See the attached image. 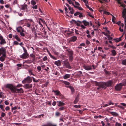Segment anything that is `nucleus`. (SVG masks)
<instances>
[{"mask_svg": "<svg viewBox=\"0 0 126 126\" xmlns=\"http://www.w3.org/2000/svg\"><path fill=\"white\" fill-rule=\"evenodd\" d=\"M42 126H56L55 125H44Z\"/></svg>", "mask_w": 126, "mask_h": 126, "instance_id": "13d9d810", "label": "nucleus"}, {"mask_svg": "<svg viewBox=\"0 0 126 126\" xmlns=\"http://www.w3.org/2000/svg\"><path fill=\"white\" fill-rule=\"evenodd\" d=\"M63 32L67 34L68 35H70L71 34L73 33V32L72 31H71L69 30V29H68L67 30L63 31Z\"/></svg>", "mask_w": 126, "mask_h": 126, "instance_id": "ddd939ff", "label": "nucleus"}, {"mask_svg": "<svg viewBox=\"0 0 126 126\" xmlns=\"http://www.w3.org/2000/svg\"><path fill=\"white\" fill-rule=\"evenodd\" d=\"M13 37H14L18 41H20V39L18 38V36L17 35H15L13 36Z\"/></svg>", "mask_w": 126, "mask_h": 126, "instance_id": "a878e982", "label": "nucleus"}, {"mask_svg": "<svg viewBox=\"0 0 126 126\" xmlns=\"http://www.w3.org/2000/svg\"><path fill=\"white\" fill-rule=\"evenodd\" d=\"M104 13L105 14H107L108 15H109L110 14V13L109 12H108L107 11H104Z\"/></svg>", "mask_w": 126, "mask_h": 126, "instance_id": "603ef678", "label": "nucleus"}, {"mask_svg": "<svg viewBox=\"0 0 126 126\" xmlns=\"http://www.w3.org/2000/svg\"><path fill=\"white\" fill-rule=\"evenodd\" d=\"M47 58L46 56H45L43 58V60L44 61L47 60Z\"/></svg>", "mask_w": 126, "mask_h": 126, "instance_id": "09e8293b", "label": "nucleus"}, {"mask_svg": "<svg viewBox=\"0 0 126 126\" xmlns=\"http://www.w3.org/2000/svg\"><path fill=\"white\" fill-rule=\"evenodd\" d=\"M115 19V17H114V16H113V17L112 18V21L114 23H115V22L114 21V20Z\"/></svg>", "mask_w": 126, "mask_h": 126, "instance_id": "5fc2aeb1", "label": "nucleus"}, {"mask_svg": "<svg viewBox=\"0 0 126 126\" xmlns=\"http://www.w3.org/2000/svg\"><path fill=\"white\" fill-rule=\"evenodd\" d=\"M82 22L83 23L85 26H89V22L87 21L86 20L83 21Z\"/></svg>", "mask_w": 126, "mask_h": 126, "instance_id": "5701e85b", "label": "nucleus"}, {"mask_svg": "<svg viewBox=\"0 0 126 126\" xmlns=\"http://www.w3.org/2000/svg\"><path fill=\"white\" fill-rule=\"evenodd\" d=\"M6 49L4 47L0 48V56L1 54H6Z\"/></svg>", "mask_w": 126, "mask_h": 126, "instance_id": "6e6552de", "label": "nucleus"}, {"mask_svg": "<svg viewBox=\"0 0 126 126\" xmlns=\"http://www.w3.org/2000/svg\"><path fill=\"white\" fill-rule=\"evenodd\" d=\"M71 75L69 74H65L63 77V78L65 79H66L69 78L70 77Z\"/></svg>", "mask_w": 126, "mask_h": 126, "instance_id": "b1692460", "label": "nucleus"}, {"mask_svg": "<svg viewBox=\"0 0 126 126\" xmlns=\"http://www.w3.org/2000/svg\"><path fill=\"white\" fill-rule=\"evenodd\" d=\"M32 8L33 9H36L37 8V5H35L34 6L33 5V7H32Z\"/></svg>", "mask_w": 126, "mask_h": 126, "instance_id": "680f3d73", "label": "nucleus"}, {"mask_svg": "<svg viewBox=\"0 0 126 126\" xmlns=\"http://www.w3.org/2000/svg\"><path fill=\"white\" fill-rule=\"evenodd\" d=\"M64 104H65L64 103H59L58 105V106H63Z\"/></svg>", "mask_w": 126, "mask_h": 126, "instance_id": "79ce46f5", "label": "nucleus"}, {"mask_svg": "<svg viewBox=\"0 0 126 126\" xmlns=\"http://www.w3.org/2000/svg\"><path fill=\"white\" fill-rule=\"evenodd\" d=\"M111 104L113 105V103H109L108 104H106L103 107H107L109 105H110Z\"/></svg>", "mask_w": 126, "mask_h": 126, "instance_id": "37998d69", "label": "nucleus"}, {"mask_svg": "<svg viewBox=\"0 0 126 126\" xmlns=\"http://www.w3.org/2000/svg\"><path fill=\"white\" fill-rule=\"evenodd\" d=\"M108 38V40H112V38L110 37V35H108L107 36Z\"/></svg>", "mask_w": 126, "mask_h": 126, "instance_id": "c03bdc74", "label": "nucleus"}, {"mask_svg": "<svg viewBox=\"0 0 126 126\" xmlns=\"http://www.w3.org/2000/svg\"><path fill=\"white\" fill-rule=\"evenodd\" d=\"M101 56L103 58H106V55L105 54H104V55L103 56L101 55Z\"/></svg>", "mask_w": 126, "mask_h": 126, "instance_id": "69168bd1", "label": "nucleus"}, {"mask_svg": "<svg viewBox=\"0 0 126 126\" xmlns=\"http://www.w3.org/2000/svg\"><path fill=\"white\" fill-rule=\"evenodd\" d=\"M77 39V37L75 36H73L70 39V41L74 42Z\"/></svg>", "mask_w": 126, "mask_h": 126, "instance_id": "6ab92c4d", "label": "nucleus"}, {"mask_svg": "<svg viewBox=\"0 0 126 126\" xmlns=\"http://www.w3.org/2000/svg\"><path fill=\"white\" fill-rule=\"evenodd\" d=\"M16 29L17 32H24V30L23 29L22 27L21 26L17 27Z\"/></svg>", "mask_w": 126, "mask_h": 126, "instance_id": "2eb2a0df", "label": "nucleus"}, {"mask_svg": "<svg viewBox=\"0 0 126 126\" xmlns=\"http://www.w3.org/2000/svg\"><path fill=\"white\" fill-rule=\"evenodd\" d=\"M104 71L105 72L106 74L110 76V73L109 72L106 70L105 69H104Z\"/></svg>", "mask_w": 126, "mask_h": 126, "instance_id": "473e14b6", "label": "nucleus"}, {"mask_svg": "<svg viewBox=\"0 0 126 126\" xmlns=\"http://www.w3.org/2000/svg\"><path fill=\"white\" fill-rule=\"evenodd\" d=\"M31 29H32V32L33 33H35V36H37V34L36 33V30L35 29V27L33 26L31 27Z\"/></svg>", "mask_w": 126, "mask_h": 126, "instance_id": "aec40b11", "label": "nucleus"}, {"mask_svg": "<svg viewBox=\"0 0 126 126\" xmlns=\"http://www.w3.org/2000/svg\"><path fill=\"white\" fill-rule=\"evenodd\" d=\"M64 9L66 11V12L67 13H68V9H67V8L66 7H65L64 8Z\"/></svg>", "mask_w": 126, "mask_h": 126, "instance_id": "0e129e2a", "label": "nucleus"}, {"mask_svg": "<svg viewBox=\"0 0 126 126\" xmlns=\"http://www.w3.org/2000/svg\"><path fill=\"white\" fill-rule=\"evenodd\" d=\"M52 92L55 93V94L56 95H59L61 98H63V95L60 93V92L58 90H53L52 91Z\"/></svg>", "mask_w": 126, "mask_h": 126, "instance_id": "423d86ee", "label": "nucleus"}, {"mask_svg": "<svg viewBox=\"0 0 126 126\" xmlns=\"http://www.w3.org/2000/svg\"><path fill=\"white\" fill-rule=\"evenodd\" d=\"M118 4H120V6H121L122 7L124 8H125L126 7V5H125L124 4H122L120 2L119 0H118Z\"/></svg>", "mask_w": 126, "mask_h": 126, "instance_id": "bb28decb", "label": "nucleus"}, {"mask_svg": "<svg viewBox=\"0 0 126 126\" xmlns=\"http://www.w3.org/2000/svg\"><path fill=\"white\" fill-rule=\"evenodd\" d=\"M6 57V54H3L2 56L0 57V60L2 62H3L4 61Z\"/></svg>", "mask_w": 126, "mask_h": 126, "instance_id": "dca6fc26", "label": "nucleus"}, {"mask_svg": "<svg viewBox=\"0 0 126 126\" xmlns=\"http://www.w3.org/2000/svg\"><path fill=\"white\" fill-rule=\"evenodd\" d=\"M14 44L16 45H18L19 44V43L17 41H15L13 42Z\"/></svg>", "mask_w": 126, "mask_h": 126, "instance_id": "de8ad7c7", "label": "nucleus"}, {"mask_svg": "<svg viewBox=\"0 0 126 126\" xmlns=\"http://www.w3.org/2000/svg\"><path fill=\"white\" fill-rule=\"evenodd\" d=\"M121 37H120L119 38H117L115 39H114V40H115V41L116 42H119L121 41Z\"/></svg>", "mask_w": 126, "mask_h": 126, "instance_id": "7c9ffc66", "label": "nucleus"}, {"mask_svg": "<svg viewBox=\"0 0 126 126\" xmlns=\"http://www.w3.org/2000/svg\"><path fill=\"white\" fill-rule=\"evenodd\" d=\"M122 64L123 65H126V59H123L122 60Z\"/></svg>", "mask_w": 126, "mask_h": 126, "instance_id": "c85d7f7f", "label": "nucleus"}, {"mask_svg": "<svg viewBox=\"0 0 126 126\" xmlns=\"http://www.w3.org/2000/svg\"><path fill=\"white\" fill-rule=\"evenodd\" d=\"M22 86V85L21 84H18L17 85V86H16V87L15 86V87L16 88H19L21 87Z\"/></svg>", "mask_w": 126, "mask_h": 126, "instance_id": "a18cd8bd", "label": "nucleus"}, {"mask_svg": "<svg viewBox=\"0 0 126 126\" xmlns=\"http://www.w3.org/2000/svg\"><path fill=\"white\" fill-rule=\"evenodd\" d=\"M31 3L33 5H35L36 4V2L33 0L31 1Z\"/></svg>", "mask_w": 126, "mask_h": 126, "instance_id": "58836bf2", "label": "nucleus"}, {"mask_svg": "<svg viewBox=\"0 0 126 126\" xmlns=\"http://www.w3.org/2000/svg\"><path fill=\"white\" fill-rule=\"evenodd\" d=\"M67 51V55L68 57L69 60L70 61H72L73 59V51L70 49L68 48L66 50Z\"/></svg>", "mask_w": 126, "mask_h": 126, "instance_id": "7ed1b4c3", "label": "nucleus"}, {"mask_svg": "<svg viewBox=\"0 0 126 126\" xmlns=\"http://www.w3.org/2000/svg\"><path fill=\"white\" fill-rule=\"evenodd\" d=\"M29 73L30 74V75H32L33 76H35V75L32 72V70H29L28 71Z\"/></svg>", "mask_w": 126, "mask_h": 126, "instance_id": "f704fd0d", "label": "nucleus"}, {"mask_svg": "<svg viewBox=\"0 0 126 126\" xmlns=\"http://www.w3.org/2000/svg\"><path fill=\"white\" fill-rule=\"evenodd\" d=\"M79 17L81 18L83 17V15L81 13H80V14H79Z\"/></svg>", "mask_w": 126, "mask_h": 126, "instance_id": "bf43d9fd", "label": "nucleus"}, {"mask_svg": "<svg viewBox=\"0 0 126 126\" xmlns=\"http://www.w3.org/2000/svg\"><path fill=\"white\" fill-rule=\"evenodd\" d=\"M51 57L54 60H57V58L54 57L53 55H52V56Z\"/></svg>", "mask_w": 126, "mask_h": 126, "instance_id": "4d7b16f0", "label": "nucleus"}, {"mask_svg": "<svg viewBox=\"0 0 126 126\" xmlns=\"http://www.w3.org/2000/svg\"><path fill=\"white\" fill-rule=\"evenodd\" d=\"M24 87L26 89H29L32 88V84H27L24 85Z\"/></svg>", "mask_w": 126, "mask_h": 126, "instance_id": "9b49d317", "label": "nucleus"}, {"mask_svg": "<svg viewBox=\"0 0 126 126\" xmlns=\"http://www.w3.org/2000/svg\"><path fill=\"white\" fill-rule=\"evenodd\" d=\"M6 88L10 89L11 91L13 93H16V91H17V93H22L24 91L23 89L22 88L20 89H17L12 84H8L6 85Z\"/></svg>", "mask_w": 126, "mask_h": 126, "instance_id": "f03ea898", "label": "nucleus"}, {"mask_svg": "<svg viewBox=\"0 0 126 126\" xmlns=\"http://www.w3.org/2000/svg\"><path fill=\"white\" fill-rule=\"evenodd\" d=\"M37 69L38 72H39L41 70V67L40 66H38L37 67Z\"/></svg>", "mask_w": 126, "mask_h": 126, "instance_id": "e433bc0d", "label": "nucleus"}, {"mask_svg": "<svg viewBox=\"0 0 126 126\" xmlns=\"http://www.w3.org/2000/svg\"><path fill=\"white\" fill-rule=\"evenodd\" d=\"M64 64V66H65L66 68L71 69V67L68 61V60H66L64 61H63Z\"/></svg>", "mask_w": 126, "mask_h": 126, "instance_id": "39448f33", "label": "nucleus"}, {"mask_svg": "<svg viewBox=\"0 0 126 126\" xmlns=\"http://www.w3.org/2000/svg\"><path fill=\"white\" fill-rule=\"evenodd\" d=\"M72 21H73L74 22V23L75 24H76V25L77 26H80V23H82V22H81L80 21H79V20H78L77 21V22H79V23H77V22L76 21H75L74 20H72Z\"/></svg>", "mask_w": 126, "mask_h": 126, "instance_id": "a211bd4d", "label": "nucleus"}, {"mask_svg": "<svg viewBox=\"0 0 126 126\" xmlns=\"http://www.w3.org/2000/svg\"><path fill=\"white\" fill-rule=\"evenodd\" d=\"M26 26L28 28H30L31 26V24L30 23L27 22L26 25Z\"/></svg>", "mask_w": 126, "mask_h": 126, "instance_id": "c9c22d12", "label": "nucleus"}, {"mask_svg": "<svg viewBox=\"0 0 126 126\" xmlns=\"http://www.w3.org/2000/svg\"><path fill=\"white\" fill-rule=\"evenodd\" d=\"M119 30L121 32H123V30L122 29H121V27H119Z\"/></svg>", "mask_w": 126, "mask_h": 126, "instance_id": "052dcab7", "label": "nucleus"}, {"mask_svg": "<svg viewBox=\"0 0 126 126\" xmlns=\"http://www.w3.org/2000/svg\"><path fill=\"white\" fill-rule=\"evenodd\" d=\"M83 67L84 69L87 70H90L92 69L91 65H84L83 66Z\"/></svg>", "mask_w": 126, "mask_h": 126, "instance_id": "f8f14e48", "label": "nucleus"}, {"mask_svg": "<svg viewBox=\"0 0 126 126\" xmlns=\"http://www.w3.org/2000/svg\"><path fill=\"white\" fill-rule=\"evenodd\" d=\"M23 32H20V34L22 36H25V34L24 33H23Z\"/></svg>", "mask_w": 126, "mask_h": 126, "instance_id": "864d4df0", "label": "nucleus"}, {"mask_svg": "<svg viewBox=\"0 0 126 126\" xmlns=\"http://www.w3.org/2000/svg\"><path fill=\"white\" fill-rule=\"evenodd\" d=\"M111 114L115 116H117L118 114L114 112H111Z\"/></svg>", "mask_w": 126, "mask_h": 126, "instance_id": "72a5a7b5", "label": "nucleus"}, {"mask_svg": "<svg viewBox=\"0 0 126 126\" xmlns=\"http://www.w3.org/2000/svg\"><path fill=\"white\" fill-rule=\"evenodd\" d=\"M26 6V5L22 6L21 8V9L22 10H24L27 9Z\"/></svg>", "mask_w": 126, "mask_h": 126, "instance_id": "ea45409f", "label": "nucleus"}, {"mask_svg": "<svg viewBox=\"0 0 126 126\" xmlns=\"http://www.w3.org/2000/svg\"><path fill=\"white\" fill-rule=\"evenodd\" d=\"M79 14H80V12H77L74 14V15L75 16H76L78 15H79Z\"/></svg>", "mask_w": 126, "mask_h": 126, "instance_id": "49530a36", "label": "nucleus"}, {"mask_svg": "<svg viewBox=\"0 0 126 126\" xmlns=\"http://www.w3.org/2000/svg\"><path fill=\"white\" fill-rule=\"evenodd\" d=\"M122 16L124 18L125 22V23L126 22V9L124 8L122 12Z\"/></svg>", "mask_w": 126, "mask_h": 126, "instance_id": "9d476101", "label": "nucleus"}, {"mask_svg": "<svg viewBox=\"0 0 126 126\" xmlns=\"http://www.w3.org/2000/svg\"><path fill=\"white\" fill-rule=\"evenodd\" d=\"M111 53H112V55L113 56H115L116 54L117 53L116 51L114 50H113L111 51Z\"/></svg>", "mask_w": 126, "mask_h": 126, "instance_id": "cd10ccee", "label": "nucleus"}, {"mask_svg": "<svg viewBox=\"0 0 126 126\" xmlns=\"http://www.w3.org/2000/svg\"><path fill=\"white\" fill-rule=\"evenodd\" d=\"M121 83V85L123 86H126V79H124L123 80L121 83Z\"/></svg>", "mask_w": 126, "mask_h": 126, "instance_id": "393cba45", "label": "nucleus"}, {"mask_svg": "<svg viewBox=\"0 0 126 126\" xmlns=\"http://www.w3.org/2000/svg\"><path fill=\"white\" fill-rule=\"evenodd\" d=\"M49 68L48 67H46V69H44V70L46 71L47 72L49 70Z\"/></svg>", "mask_w": 126, "mask_h": 126, "instance_id": "e2e57ef3", "label": "nucleus"}, {"mask_svg": "<svg viewBox=\"0 0 126 126\" xmlns=\"http://www.w3.org/2000/svg\"><path fill=\"white\" fill-rule=\"evenodd\" d=\"M121 125L120 124L116 122L115 124V126H121Z\"/></svg>", "mask_w": 126, "mask_h": 126, "instance_id": "8fccbe9b", "label": "nucleus"}, {"mask_svg": "<svg viewBox=\"0 0 126 126\" xmlns=\"http://www.w3.org/2000/svg\"><path fill=\"white\" fill-rule=\"evenodd\" d=\"M32 81V79L31 78V77L29 76H28L24 80L22 81V82L23 84L25 83L26 82L30 83Z\"/></svg>", "mask_w": 126, "mask_h": 126, "instance_id": "20e7f679", "label": "nucleus"}, {"mask_svg": "<svg viewBox=\"0 0 126 126\" xmlns=\"http://www.w3.org/2000/svg\"><path fill=\"white\" fill-rule=\"evenodd\" d=\"M33 81L34 82L37 83L39 81V80H36L35 79L34 77H32Z\"/></svg>", "mask_w": 126, "mask_h": 126, "instance_id": "a19ab883", "label": "nucleus"}, {"mask_svg": "<svg viewBox=\"0 0 126 126\" xmlns=\"http://www.w3.org/2000/svg\"><path fill=\"white\" fill-rule=\"evenodd\" d=\"M74 107L75 108H78V107H79V108H80V105H75L74 106Z\"/></svg>", "mask_w": 126, "mask_h": 126, "instance_id": "3c124183", "label": "nucleus"}, {"mask_svg": "<svg viewBox=\"0 0 126 126\" xmlns=\"http://www.w3.org/2000/svg\"><path fill=\"white\" fill-rule=\"evenodd\" d=\"M23 50H24V53H25V54H29L27 53V51L26 50V49L25 48H24V47H23Z\"/></svg>", "mask_w": 126, "mask_h": 126, "instance_id": "4c0bfd02", "label": "nucleus"}, {"mask_svg": "<svg viewBox=\"0 0 126 126\" xmlns=\"http://www.w3.org/2000/svg\"><path fill=\"white\" fill-rule=\"evenodd\" d=\"M76 73L77 74L76 75L78 77H80L83 75L81 71H79L77 72Z\"/></svg>", "mask_w": 126, "mask_h": 126, "instance_id": "4be33fe9", "label": "nucleus"}, {"mask_svg": "<svg viewBox=\"0 0 126 126\" xmlns=\"http://www.w3.org/2000/svg\"><path fill=\"white\" fill-rule=\"evenodd\" d=\"M94 84L96 86H98V87L97 88V90H101V88L105 89L106 87H110L113 84L112 80H110L107 82H97L96 81L94 82Z\"/></svg>", "mask_w": 126, "mask_h": 126, "instance_id": "f257e3e1", "label": "nucleus"}, {"mask_svg": "<svg viewBox=\"0 0 126 126\" xmlns=\"http://www.w3.org/2000/svg\"><path fill=\"white\" fill-rule=\"evenodd\" d=\"M53 63L58 66H60L61 65V62L59 60L55 61Z\"/></svg>", "mask_w": 126, "mask_h": 126, "instance_id": "4468645a", "label": "nucleus"}, {"mask_svg": "<svg viewBox=\"0 0 126 126\" xmlns=\"http://www.w3.org/2000/svg\"><path fill=\"white\" fill-rule=\"evenodd\" d=\"M0 43V44L1 45L3 44H6V42L5 41V40L3 39L1 40Z\"/></svg>", "mask_w": 126, "mask_h": 126, "instance_id": "c756f323", "label": "nucleus"}, {"mask_svg": "<svg viewBox=\"0 0 126 126\" xmlns=\"http://www.w3.org/2000/svg\"><path fill=\"white\" fill-rule=\"evenodd\" d=\"M121 84L120 83L117 84L115 86V89L116 91H119L121 89L122 86Z\"/></svg>", "mask_w": 126, "mask_h": 126, "instance_id": "0eeeda50", "label": "nucleus"}, {"mask_svg": "<svg viewBox=\"0 0 126 126\" xmlns=\"http://www.w3.org/2000/svg\"><path fill=\"white\" fill-rule=\"evenodd\" d=\"M5 114L4 113L2 112V114L1 115V116L2 117H4L5 116Z\"/></svg>", "mask_w": 126, "mask_h": 126, "instance_id": "338daca9", "label": "nucleus"}, {"mask_svg": "<svg viewBox=\"0 0 126 126\" xmlns=\"http://www.w3.org/2000/svg\"><path fill=\"white\" fill-rule=\"evenodd\" d=\"M80 95L79 94H78L74 101V102H77L79 101V97Z\"/></svg>", "mask_w": 126, "mask_h": 126, "instance_id": "412c9836", "label": "nucleus"}, {"mask_svg": "<svg viewBox=\"0 0 126 126\" xmlns=\"http://www.w3.org/2000/svg\"><path fill=\"white\" fill-rule=\"evenodd\" d=\"M65 87H68L70 88L71 90L72 93H73L75 91L74 89V88L72 86H66Z\"/></svg>", "mask_w": 126, "mask_h": 126, "instance_id": "f3484780", "label": "nucleus"}, {"mask_svg": "<svg viewBox=\"0 0 126 126\" xmlns=\"http://www.w3.org/2000/svg\"><path fill=\"white\" fill-rule=\"evenodd\" d=\"M13 3L14 5L17 4V0H14Z\"/></svg>", "mask_w": 126, "mask_h": 126, "instance_id": "6e6d98bb", "label": "nucleus"}, {"mask_svg": "<svg viewBox=\"0 0 126 126\" xmlns=\"http://www.w3.org/2000/svg\"><path fill=\"white\" fill-rule=\"evenodd\" d=\"M70 12L71 14H73L74 13V10L73 9L71 10H70Z\"/></svg>", "mask_w": 126, "mask_h": 126, "instance_id": "774afa93", "label": "nucleus"}, {"mask_svg": "<svg viewBox=\"0 0 126 126\" xmlns=\"http://www.w3.org/2000/svg\"><path fill=\"white\" fill-rule=\"evenodd\" d=\"M29 54H26L24 53H23L22 55L20 56V58L23 59H26L28 58Z\"/></svg>", "mask_w": 126, "mask_h": 126, "instance_id": "1a4fd4ad", "label": "nucleus"}, {"mask_svg": "<svg viewBox=\"0 0 126 126\" xmlns=\"http://www.w3.org/2000/svg\"><path fill=\"white\" fill-rule=\"evenodd\" d=\"M62 82L66 85H69L70 84V83L69 82L66 81H62Z\"/></svg>", "mask_w": 126, "mask_h": 126, "instance_id": "2f4dec72", "label": "nucleus"}]
</instances>
